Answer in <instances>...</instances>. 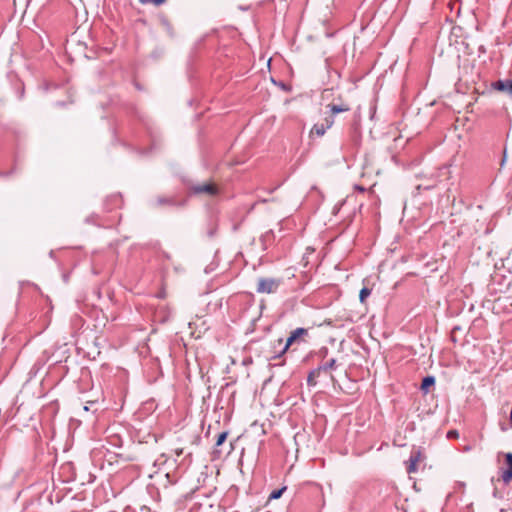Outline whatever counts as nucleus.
Returning <instances> with one entry per match:
<instances>
[{
	"instance_id": "obj_1",
	"label": "nucleus",
	"mask_w": 512,
	"mask_h": 512,
	"mask_svg": "<svg viewBox=\"0 0 512 512\" xmlns=\"http://www.w3.org/2000/svg\"><path fill=\"white\" fill-rule=\"evenodd\" d=\"M153 466L157 468L154 472L155 476L164 479L163 486L165 488L176 484L180 479L177 459H171L166 453L159 455L155 459Z\"/></svg>"
},
{
	"instance_id": "obj_2",
	"label": "nucleus",
	"mask_w": 512,
	"mask_h": 512,
	"mask_svg": "<svg viewBox=\"0 0 512 512\" xmlns=\"http://www.w3.org/2000/svg\"><path fill=\"white\" fill-rule=\"evenodd\" d=\"M308 334V329L302 327L296 328L295 330L291 331L289 337L286 340L285 345L283 346L280 353L277 356H275V358L282 357L288 351V349L294 344H300L302 342H305V338L308 336Z\"/></svg>"
},
{
	"instance_id": "obj_3",
	"label": "nucleus",
	"mask_w": 512,
	"mask_h": 512,
	"mask_svg": "<svg viewBox=\"0 0 512 512\" xmlns=\"http://www.w3.org/2000/svg\"><path fill=\"white\" fill-rule=\"evenodd\" d=\"M281 284V278L261 277L257 281L256 292L259 294H273L278 291Z\"/></svg>"
},
{
	"instance_id": "obj_4",
	"label": "nucleus",
	"mask_w": 512,
	"mask_h": 512,
	"mask_svg": "<svg viewBox=\"0 0 512 512\" xmlns=\"http://www.w3.org/2000/svg\"><path fill=\"white\" fill-rule=\"evenodd\" d=\"M190 191L193 194H206L209 196H215L218 194V187L214 183H203L196 184L190 187Z\"/></svg>"
},
{
	"instance_id": "obj_5",
	"label": "nucleus",
	"mask_w": 512,
	"mask_h": 512,
	"mask_svg": "<svg viewBox=\"0 0 512 512\" xmlns=\"http://www.w3.org/2000/svg\"><path fill=\"white\" fill-rule=\"evenodd\" d=\"M424 459V454L420 448H413L408 460L407 472L409 474L416 473L418 463Z\"/></svg>"
},
{
	"instance_id": "obj_6",
	"label": "nucleus",
	"mask_w": 512,
	"mask_h": 512,
	"mask_svg": "<svg viewBox=\"0 0 512 512\" xmlns=\"http://www.w3.org/2000/svg\"><path fill=\"white\" fill-rule=\"evenodd\" d=\"M335 119L332 117H325L322 123H316L313 125L310 136L316 135L322 137L328 129L334 125Z\"/></svg>"
},
{
	"instance_id": "obj_7",
	"label": "nucleus",
	"mask_w": 512,
	"mask_h": 512,
	"mask_svg": "<svg viewBox=\"0 0 512 512\" xmlns=\"http://www.w3.org/2000/svg\"><path fill=\"white\" fill-rule=\"evenodd\" d=\"M505 468H501V478L504 483L512 480V453L505 454Z\"/></svg>"
},
{
	"instance_id": "obj_8",
	"label": "nucleus",
	"mask_w": 512,
	"mask_h": 512,
	"mask_svg": "<svg viewBox=\"0 0 512 512\" xmlns=\"http://www.w3.org/2000/svg\"><path fill=\"white\" fill-rule=\"evenodd\" d=\"M326 108L329 109V115L327 117H332L334 119L336 114L348 112L350 111V106L347 103H330L326 105Z\"/></svg>"
},
{
	"instance_id": "obj_9",
	"label": "nucleus",
	"mask_w": 512,
	"mask_h": 512,
	"mask_svg": "<svg viewBox=\"0 0 512 512\" xmlns=\"http://www.w3.org/2000/svg\"><path fill=\"white\" fill-rule=\"evenodd\" d=\"M494 87L497 90L503 91L512 97V80H507V81L499 80L494 84Z\"/></svg>"
},
{
	"instance_id": "obj_10",
	"label": "nucleus",
	"mask_w": 512,
	"mask_h": 512,
	"mask_svg": "<svg viewBox=\"0 0 512 512\" xmlns=\"http://www.w3.org/2000/svg\"><path fill=\"white\" fill-rule=\"evenodd\" d=\"M319 369H313L309 372L307 377L308 386H315L317 384V378L320 377Z\"/></svg>"
},
{
	"instance_id": "obj_11",
	"label": "nucleus",
	"mask_w": 512,
	"mask_h": 512,
	"mask_svg": "<svg viewBox=\"0 0 512 512\" xmlns=\"http://www.w3.org/2000/svg\"><path fill=\"white\" fill-rule=\"evenodd\" d=\"M336 368V359L332 358L326 363L318 366L316 369H319V373L327 372L328 370H332Z\"/></svg>"
},
{
	"instance_id": "obj_12",
	"label": "nucleus",
	"mask_w": 512,
	"mask_h": 512,
	"mask_svg": "<svg viewBox=\"0 0 512 512\" xmlns=\"http://www.w3.org/2000/svg\"><path fill=\"white\" fill-rule=\"evenodd\" d=\"M434 384H435V378L433 376H426L422 380L421 389H422V391L427 393L429 390V387L433 386Z\"/></svg>"
},
{
	"instance_id": "obj_13",
	"label": "nucleus",
	"mask_w": 512,
	"mask_h": 512,
	"mask_svg": "<svg viewBox=\"0 0 512 512\" xmlns=\"http://www.w3.org/2000/svg\"><path fill=\"white\" fill-rule=\"evenodd\" d=\"M360 138H361L360 131L358 130V128L354 127L351 130V141L355 147L359 145Z\"/></svg>"
},
{
	"instance_id": "obj_14",
	"label": "nucleus",
	"mask_w": 512,
	"mask_h": 512,
	"mask_svg": "<svg viewBox=\"0 0 512 512\" xmlns=\"http://www.w3.org/2000/svg\"><path fill=\"white\" fill-rule=\"evenodd\" d=\"M287 487L283 486L280 489L273 490L269 495V500L279 499L283 493L286 491Z\"/></svg>"
},
{
	"instance_id": "obj_15",
	"label": "nucleus",
	"mask_w": 512,
	"mask_h": 512,
	"mask_svg": "<svg viewBox=\"0 0 512 512\" xmlns=\"http://www.w3.org/2000/svg\"><path fill=\"white\" fill-rule=\"evenodd\" d=\"M371 294V289L370 288H367V287H363L361 290H360V293H359V299H360V302L361 303H364L367 299V297H369Z\"/></svg>"
},
{
	"instance_id": "obj_16",
	"label": "nucleus",
	"mask_w": 512,
	"mask_h": 512,
	"mask_svg": "<svg viewBox=\"0 0 512 512\" xmlns=\"http://www.w3.org/2000/svg\"><path fill=\"white\" fill-rule=\"evenodd\" d=\"M228 433L227 432H221L216 440L215 447L221 446L227 439Z\"/></svg>"
},
{
	"instance_id": "obj_17",
	"label": "nucleus",
	"mask_w": 512,
	"mask_h": 512,
	"mask_svg": "<svg viewBox=\"0 0 512 512\" xmlns=\"http://www.w3.org/2000/svg\"><path fill=\"white\" fill-rule=\"evenodd\" d=\"M167 0H139L141 4H149L153 3L155 5H161L164 4Z\"/></svg>"
},
{
	"instance_id": "obj_18",
	"label": "nucleus",
	"mask_w": 512,
	"mask_h": 512,
	"mask_svg": "<svg viewBox=\"0 0 512 512\" xmlns=\"http://www.w3.org/2000/svg\"><path fill=\"white\" fill-rule=\"evenodd\" d=\"M108 201H112V202H114L116 205H118V204H120V203H121V198H120V196H119V195H113V196H111V197H109V198L107 199V202H108Z\"/></svg>"
},
{
	"instance_id": "obj_19",
	"label": "nucleus",
	"mask_w": 512,
	"mask_h": 512,
	"mask_svg": "<svg viewBox=\"0 0 512 512\" xmlns=\"http://www.w3.org/2000/svg\"><path fill=\"white\" fill-rule=\"evenodd\" d=\"M173 451L177 457H180L184 452L183 448H175Z\"/></svg>"
},
{
	"instance_id": "obj_20",
	"label": "nucleus",
	"mask_w": 512,
	"mask_h": 512,
	"mask_svg": "<svg viewBox=\"0 0 512 512\" xmlns=\"http://www.w3.org/2000/svg\"><path fill=\"white\" fill-rule=\"evenodd\" d=\"M168 202H169V200L164 199V198H159V199H158V203H159V204H164V203H168Z\"/></svg>"
},
{
	"instance_id": "obj_21",
	"label": "nucleus",
	"mask_w": 512,
	"mask_h": 512,
	"mask_svg": "<svg viewBox=\"0 0 512 512\" xmlns=\"http://www.w3.org/2000/svg\"><path fill=\"white\" fill-rule=\"evenodd\" d=\"M355 189H356V190H358V191H360V192H364V191H365V188H364V187H362V186H359V185H356V186H355Z\"/></svg>"
},
{
	"instance_id": "obj_22",
	"label": "nucleus",
	"mask_w": 512,
	"mask_h": 512,
	"mask_svg": "<svg viewBox=\"0 0 512 512\" xmlns=\"http://www.w3.org/2000/svg\"><path fill=\"white\" fill-rule=\"evenodd\" d=\"M505 160H506V150H504V155H503V159L501 161V166L504 165Z\"/></svg>"
},
{
	"instance_id": "obj_23",
	"label": "nucleus",
	"mask_w": 512,
	"mask_h": 512,
	"mask_svg": "<svg viewBox=\"0 0 512 512\" xmlns=\"http://www.w3.org/2000/svg\"><path fill=\"white\" fill-rule=\"evenodd\" d=\"M454 435H457V432H455V431L448 432L449 437L454 436Z\"/></svg>"
},
{
	"instance_id": "obj_24",
	"label": "nucleus",
	"mask_w": 512,
	"mask_h": 512,
	"mask_svg": "<svg viewBox=\"0 0 512 512\" xmlns=\"http://www.w3.org/2000/svg\"><path fill=\"white\" fill-rule=\"evenodd\" d=\"M278 342H279V344H282L283 339H279Z\"/></svg>"
}]
</instances>
